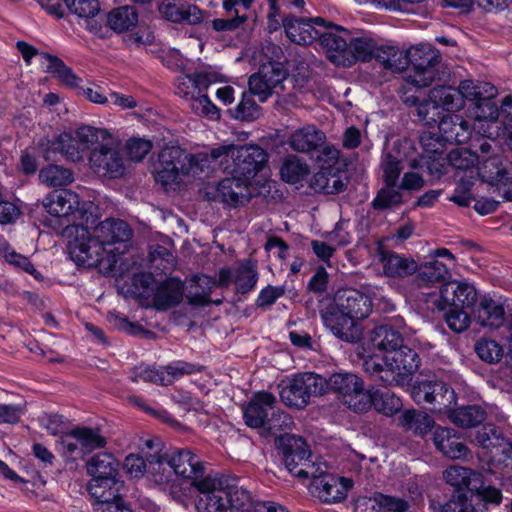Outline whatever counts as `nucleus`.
<instances>
[{
    "mask_svg": "<svg viewBox=\"0 0 512 512\" xmlns=\"http://www.w3.org/2000/svg\"><path fill=\"white\" fill-rule=\"evenodd\" d=\"M42 204L60 226H65L72 261L107 273L114 270L124 253V243L132 236L125 221L109 218L99 222V207L92 201H80L75 192L67 189L51 192Z\"/></svg>",
    "mask_w": 512,
    "mask_h": 512,
    "instance_id": "obj_1",
    "label": "nucleus"
},
{
    "mask_svg": "<svg viewBox=\"0 0 512 512\" xmlns=\"http://www.w3.org/2000/svg\"><path fill=\"white\" fill-rule=\"evenodd\" d=\"M39 149L46 160L53 159L57 153L72 162L87 158L90 169L101 177L116 179L125 173L119 146L106 128L82 125L73 133L64 132L53 140H41Z\"/></svg>",
    "mask_w": 512,
    "mask_h": 512,
    "instance_id": "obj_2",
    "label": "nucleus"
},
{
    "mask_svg": "<svg viewBox=\"0 0 512 512\" xmlns=\"http://www.w3.org/2000/svg\"><path fill=\"white\" fill-rule=\"evenodd\" d=\"M497 89L488 82L464 80L458 90L450 87H435L430 90L428 99L417 107V115L421 121L431 124L441 111H458L464 106V100L473 102L469 116L474 120V129L488 138L500 134L498 116L499 109L492 100Z\"/></svg>",
    "mask_w": 512,
    "mask_h": 512,
    "instance_id": "obj_3",
    "label": "nucleus"
},
{
    "mask_svg": "<svg viewBox=\"0 0 512 512\" xmlns=\"http://www.w3.org/2000/svg\"><path fill=\"white\" fill-rule=\"evenodd\" d=\"M198 491L195 502L197 512H243L249 505L250 494L227 479L207 476L196 482Z\"/></svg>",
    "mask_w": 512,
    "mask_h": 512,
    "instance_id": "obj_4",
    "label": "nucleus"
},
{
    "mask_svg": "<svg viewBox=\"0 0 512 512\" xmlns=\"http://www.w3.org/2000/svg\"><path fill=\"white\" fill-rule=\"evenodd\" d=\"M212 157L219 160V167L231 175L249 182L262 170L268 154L258 145H222L212 149Z\"/></svg>",
    "mask_w": 512,
    "mask_h": 512,
    "instance_id": "obj_5",
    "label": "nucleus"
},
{
    "mask_svg": "<svg viewBox=\"0 0 512 512\" xmlns=\"http://www.w3.org/2000/svg\"><path fill=\"white\" fill-rule=\"evenodd\" d=\"M403 346L400 333L393 328L382 325L374 328L358 348V354L363 360L365 371H377L382 365L380 358L391 356V353L402 356L396 349Z\"/></svg>",
    "mask_w": 512,
    "mask_h": 512,
    "instance_id": "obj_6",
    "label": "nucleus"
},
{
    "mask_svg": "<svg viewBox=\"0 0 512 512\" xmlns=\"http://www.w3.org/2000/svg\"><path fill=\"white\" fill-rule=\"evenodd\" d=\"M402 356L393 355L380 358V365L377 371H366L371 376L380 380L385 385H404L419 367L420 360L418 355L407 346H401L396 349Z\"/></svg>",
    "mask_w": 512,
    "mask_h": 512,
    "instance_id": "obj_7",
    "label": "nucleus"
},
{
    "mask_svg": "<svg viewBox=\"0 0 512 512\" xmlns=\"http://www.w3.org/2000/svg\"><path fill=\"white\" fill-rule=\"evenodd\" d=\"M283 442L284 466L290 474L305 482L310 477H316L317 473H322L323 462L311 459V452L303 438L287 435Z\"/></svg>",
    "mask_w": 512,
    "mask_h": 512,
    "instance_id": "obj_8",
    "label": "nucleus"
},
{
    "mask_svg": "<svg viewBox=\"0 0 512 512\" xmlns=\"http://www.w3.org/2000/svg\"><path fill=\"white\" fill-rule=\"evenodd\" d=\"M425 125L431 126L438 122V128L440 135L435 140L433 147L430 148L429 140L432 139L430 134L423 133L420 137V141L425 150L429 153H442V142L448 143H464L468 141L472 135V129L470 124L464 120L460 115L447 114L444 116L436 117V121L431 124H427L422 121Z\"/></svg>",
    "mask_w": 512,
    "mask_h": 512,
    "instance_id": "obj_9",
    "label": "nucleus"
},
{
    "mask_svg": "<svg viewBox=\"0 0 512 512\" xmlns=\"http://www.w3.org/2000/svg\"><path fill=\"white\" fill-rule=\"evenodd\" d=\"M203 366L183 360L172 361L163 367H151L140 364L133 369L131 379L134 382L144 381L158 385H169L185 375L199 373Z\"/></svg>",
    "mask_w": 512,
    "mask_h": 512,
    "instance_id": "obj_10",
    "label": "nucleus"
},
{
    "mask_svg": "<svg viewBox=\"0 0 512 512\" xmlns=\"http://www.w3.org/2000/svg\"><path fill=\"white\" fill-rule=\"evenodd\" d=\"M148 479L167 492L174 500L182 502L189 497V485L178 484L166 456H161L159 450L147 456Z\"/></svg>",
    "mask_w": 512,
    "mask_h": 512,
    "instance_id": "obj_11",
    "label": "nucleus"
},
{
    "mask_svg": "<svg viewBox=\"0 0 512 512\" xmlns=\"http://www.w3.org/2000/svg\"><path fill=\"white\" fill-rule=\"evenodd\" d=\"M133 283L136 287L143 288L140 294L152 297V302L158 310H166L182 300L183 291L178 283L165 282L158 285L149 273L136 275L133 278Z\"/></svg>",
    "mask_w": 512,
    "mask_h": 512,
    "instance_id": "obj_12",
    "label": "nucleus"
},
{
    "mask_svg": "<svg viewBox=\"0 0 512 512\" xmlns=\"http://www.w3.org/2000/svg\"><path fill=\"white\" fill-rule=\"evenodd\" d=\"M409 63L412 65L413 74L409 75V82L418 87L429 86L436 76V65L439 55L436 50L426 45L411 47L408 50Z\"/></svg>",
    "mask_w": 512,
    "mask_h": 512,
    "instance_id": "obj_13",
    "label": "nucleus"
},
{
    "mask_svg": "<svg viewBox=\"0 0 512 512\" xmlns=\"http://www.w3.org/2000/svg\"><path fill=\"white\" fill-rule=\"evenodd\" d=\"M183 156L184 150L179 146H166L160 151L154 177L165 190H174L181 184Z\"/></svg>",
    "mask_w": 512,
    "mask_h": 512,
    "instance_id": "obj_14",
    "label": "nucleus"
},
{
    "mask_svg": "<svg viewBox=\"0 0 512 512\" xmlns=\"http://www.w3.org/2000/svg\"><path fill=\"white\" fill-rule=\"evenodd\" d=\"M411 396L418 404H438L439 411H443L456 403L455 392L444 382L437 381L434 378L416 381L412 387Z\"/></svg>",
    "mask_w": 512,
    "mask_h": 512,
    "instance_id": "obj_15",
    "label": "nucleus"
},
{
    "mask_svg": "<svg viewBox=\"0 0 512 512\" xmlns=\"http://www.w3.org/2000/svg\"><path fill=\"white\" fill-rule=\"evenodd\" d=\"M173 470L178 484L189 485V496L191 490L196 486V482H200L204 472L203 464L197 455L190 450H180L166 456Z\"/></svg>",
    "mask_w": 512,
    "mask_h": 512,
    "instance_id": "obj_16",
    "label": "nucleus"
},
{
    "mask_svg": "<svg viewBox=\"0 0 512 512\" xmlns=\"http://www.w3.org/2000/svg\"><path fill=\"white\" fill-rule=\"evenodd\" d=\"M316 477H310L312 492L323 502L335 503L343 500L348 490L352 487V481L344 477H336L327 473V466L323 463L322 473Z\"/></svg>",
    "mask_w": 512,
    "mask_h": 512,
    "instance_id": "obj_17",
    "label": "nucleus"
},
{
    "mask_svg": "<svg viewBox=\"0 0 512 512\" xmlns=\"http://www.w3.org/2000/svg\"><path fill=\"white\" fill-rule=\"evenodd\" d=\"M477 300L478 292L473 283L450 281L441 286L437 307L439 310H446L448 307L471 308Z\"/></svg>",
    "mask_w": 512,
    "mask_h": 512,
    "instance_id": "obj_18",
    "label": "nucleus"
},
{
    "mask_svg": "<svg viewBox=\"0 0 512 512\" xmlns=\"http://www.w3.org/2000/svg\"><path fill=\"white\" fill-rule=\"evenodd\" d=\"M323 324L337 338L356 342L361 337V329L355 320L338 305H330L321 314Z\"/></svg>",
    "mask_w": 512,
    "mask_h": 512,
    "instance_id": "obj_19",
    "label": "nucleus"
},
{
    "mask_svg": "<svg viewBox=\"0 0 512 512\" xmlns=\"http://www.w3.org/2000/svg\"><path fill=\"white\" fill-rule=\"evenodd\" d=\"M351 33L339 26L334 31L323 32L320 45L327 58L338 66L350 67L352 56L349 54Z\"/></svg>",
    "mask_w": 512,
    "mask_h": 512,
    "instance_id": "obj_20",
    "label": "nucleus"
},
{
    "mask_svg": "<svg viewBox=\"0 0 512 512\" xmlns=\"http://www.w3.org/2000/svg\"><path fill=\"white\" fill-rule=\"evenodd\" d=\"M286 77V71L279 62L269 61L263 63L258 72L250 76L249 89L254 95L265 101L271 95L272 90Z\"/></svg>",
    "mask_w": 512,
    "mask_h": 512,
    "instance_id": "obj_21",
    "label": "nucleus"
},
{
    "mask_svg": "<svg viewBox=\"0 0 512 512\" xmlns=\"http://www.w3.org/2000/svg\"><path fill=\"white\" fill-rule=\"evenodd\" d=\"M61 445L69 454L83 456L95 449L103 448L106 440L97 430L81 427L66 434L61 440Z\"/></svg>",
    "mask_w": 512,
    "mask_h": 512,
    "instance_id": "obj_22",
    "label": "nucleus"
},
{
    "mask_svg": "<svg viewBox=\"0 0 512 512\" xmlns=\"http://www.w3.org/2000/svg\"><path fill=\"white\" fill-rule=\"evenodd\" d=\"M316 26L323 28L334 27L332 23L326 22L323 18L312 19H289L284 23L287 37L299 45H308L321 38L323 34Z\"/></svg>",
    "mask_w": 512,
    "mask_h": 512,
    "instance_id": "obj_23",
    "label": "nucleus"
},
{
    "mask_svg": "<svg viewBox=\"0 0 512 512\" xmlns=\"http://www.w3.org/2000/svg\"><path fill=\"white\" fill-rule=\"evenodd\" d=\"M216 192L215 199L231 207L246 204L254 193L252 182L235 175L221 180L216 186Z\"/></svg>",
    "mask_w": 512,
    "mask_h": 512,
    "instance_id": "obj_24",
    "label": "nucleus"
},
{
    "mask_svg": "<svg viewBox=\"0 0 512 512\" xmlns=\"http://www.w3.org/2000/svg\"><path fill=\"white\" fill-rule=\"evenodd\" d=\"M275 397L267 392L255 394L243 410L245 423L252 428L266 424L269 414L274 415Z\"/></svg>",
    "mask_w": 512,
    "mask_h": 512,
    "instance_id": "obj_25",
    "label": "nucleus"
},
{
    "mask_svg": "<svg viewBox=\"0 0 512 512\" xmlns=\"http://www.w3.org/2000/svg\"><path fill=\"white\" fill-rule=\"evenodd\" d=\"M162 18L173 23L199 24L203 20L202 11L190 3H176L174 0H164L158 6Z\"/></svg>",
    "mask_w": 512,
    "mask_h": 512,
    "instance_id": "obj_26",
    "label": "nucleus"
},
{
    "mask_svg": "<svg viewBox=\"0 0 512 512\" xmlns=\"http://www.w3.org/2000/svg\"><path fill=\"white\" fill-rule=\"evenodd\" d=\"M183 163L181 164V183L185 179H201L208 176L210 171L217 165L219 166V160H215L212 157V151L210 154L205 152L199 153H185L183 156Z\"/></svg>",
    "mask_w": 512,
    "mask_h": 512,
    "instance_id": "obj_27",
    "label": "nucleus"
},
{
    "mask_svg": "<svg viewBox=\"0 0 512 512\" xmlns=\"http://www.w3.org/2000/svg\"><path fill=\"white\" fill-rule=\"evenodd\" d=\"M443 479L454 489V493H473L476 485L481 484L482 473L460 465H452L443 471Z\"/></svg>",
    "mask_w": 512,
    "mask_h": 512,
    "instance_id": "obj_28",
    "label": "nucleus"
},
{
    "mask_svg": "<svg viewBox=\"0 0 512 512\" xmlns=\"http://www.w3.org/2000/svg\"><path fill=\"white\" fill-rule=\"evenodd\" d=\"M342 310L354 320L368 317L371 312L373 299L371 296L356 290L348 289L339 293L337 303Z\"/></svg>",
    "mask_w": 512,
    "mask_h": 512,
    "instance_id": "obj_29",
    "label": "nucleus"
},
{
    "mask_svg": "<svg viewBox=\"0 0 512 512\" xmlns=\"http://www.w3.org/2000/svg\"><path fill=\"white\" fill-rule=\"evenodd\" d=\"M215 81L216 76L206 69L194 74H183L176 80V94L190 100L195 95L205 92Z\"/></svg>",
    "mask_w": 512,
    "mask_h": 512,
    "instance_id": "obj_30",
    "label": "nucleus"
},
{
    "mask_svg": "<svg viewBox=\"0 0 512 512\" xmlns=\"http://www.w3.org/2000/svg\"><path fill=\"white\" fill-rule=\"evenodd\" d=\"M474 319L481 327L497 329L505 321V311L499 302L489 295H484L474 311Z\"/></svg>",
    "mask_w": 512,
    "mask_h": 512,
    "instance_id": "obj_31",
    "label": "nucleus"
},
{
    "mask_svg": "<svg viewBox=\"0 0 512 512\" xmlns=\"http://www.w3.org/2000/svg\"><path fill=\"white\" fill-rule=\"evenodd\" d=\"M325 134L313 125H307L291 133L288 144L297 152L309 153L324 144Z\"/></svg>",
    "mask_w": 512,
    "mask_h": 512,
    "instance_id": "obj_32",
    "label": "nucleus"
},
{
    "mask_svg": "<svg viewBox=\"0 0 512 512\" xmlns=\"http://www.w3.org/2000/svg\"><path fill=\"white\" fill-rule=\"evenodd\" d=\"M433 443L443 455L451 459L464 458L468 454L467 447L459 441V437L450 428H436L433 433Z\"/></svg>",
    "mask_w": 512,
    "mask_h": 512,
    "instance_id": "obj_33",
    "label": "nucleus"
},
{
    "mask_svg": "<svg viewBox=\"0 0 512 512\" xmlns=\"http://www.w3.org/2000/svg\"><path fill=\"white\" fill-rule=\"evenodd\" d=\"M447 160L449 164L456 170L457 177H464L465 179H477L478 171V156L469 149L457 148L452 150Z\"/></svg>",
    "mask_w": 512,
    "mask_h": 512,
    "instance_id": "obj_34",
    "label": "nucleus"
},
{
    "mask_svg": "<svg viewBox=\"0 0 512 512\" xmlns=\"http://www.w3.org/2000/svg\"><path fill=\"white\" fill-rule=\"evenodd\" d=\"M118 461L110 453H99L93 456L86 464L87 473L94 478V483L103 479L111 481L112 477H118Z\"/></svg>",
    "mask_w": 512,
    "mask_h": 512,
    "instance_id": "obj_35",
    "label": "nucleus"
},
{
    "mask_svg": "<svg viewBox=\"0 0 512 512\" xmlns=\"http://www.w3.org/2000/svg\"><path fill=\"white\" fill-rule=\"evenodd\" d=\"M280 175L284 182L303 187L310 175V168L305 160L296 155H289L282 162Z\"/></svg>",
    "mask_w": 512,
    "mask_h": 512,
    "instance_id": "obj_36",
    "label": "nucleus"
},
{
    "mask_svg": "<svg viewBox=\"0 0 512 512\" xmlns=\"http://www.w3.org/2000/svg\"><path fill=\"white\" fill-rule=\"evenodd\" d=\"M308 184L315 192H323L326 194L339 193L343 191L345 187L342 176L340 174L333 173L326 167H321V169L309 180Z\"/></svg>",
    "mask_w": 512,
    "mask_h": 512,
    "instance_id": "obj_37",
    "label": "nucleus"
},
{
    "mask_svg": "<svg viewBox=\"0 0 512 512\" xmlns=\"http://www.w3.org/2000/svg\"><path fill=\"white\" fill-rule=\"evenodd\" d=\"M478 171V177L495 186L505 181L506 176L509 174L498 154H492L483 159L481 166H478Z\"/></svg>",
    "mask_w": 512,
    "mask_h": 512,
    "instance_id": "obj_38",
    "label": "nucleus"
},
{
    "mask_svg": "<svg viewBox=\"0 0 512 512\" xmlns=\"http://www.w3.org/2000/svg\"><path fill=\"white\" fill-rule=\"evenodd\" d=\"M377 42L368 35L360 37H352L350 35L349 54L352 56L351 66L357 61H370L373 57H377L379 51Z\"/></svg>",
    "mask_w": 512,
    "mask_h": 512,
    "instance_id": "obj_39",
    "label": "nucleus"
},
{
    "mask_svg": "<svg viewBox=\"0 0 512 512\" xmlns=\"http://www.w3.org/2000/svg\"><path fill=\"white\" fill-rule=\"evenodd\" d=\"M445 410L453 423L465 428L477 426L486 418V412L476 405L461 407L455 410L452 409L451 405Z\"/></svg>",
    "mask_w": 512,
    "mask_h": 512,
    "instance_id": "obj_40",
    "label": "nucleus"
},
{
    "mask_svg": "<svg viewBox=\"0 0 512 512\" xmlns=\"http://www.w3.org/2000/svg\"><path fill=\"white\" fill-rule=\"evenodd\" d=\"M107 23L116 32L128 31L138 23V13L133 6H121L109 12Z\"/></svg>",
    "mask_w": 512,
    "mask_h": 512,
    "instance_id": "obj_41",
    "label": "nucleus"
},
{
    "mask_svg": "<svg viewBox=\"0 0 512 512\" xmlns=\"http://www.w3.org/2000/svg\"><path fill=\"white\" fill-rule=\"evenodd\" d=\"M400 424L406 430L424 436L434 425V420L427 413L418 410H406L400 416Z\"/></svg>",
    "mask_w": 512,
    "mask_h": 512,
    "instance_id": "obj_42",
    "label": "nucleus"
},
{
    "mask_svg": "<svg viewBox=\"0 0 512 512\" xmlns=\"http://www.w3.org/2000/svg\"><path fill=\"white\" fill-rule=\"evenodd\" d=\"M39 180L48 187H60L71 184L74 177L70 169L50 164L40 170Z\"/></svg>",
    "mask_w": 512,
    "mask_h": 512,
    "instance_id": "obj_43",
    "label": "nucleus"
},
{
    "mask_svg": "<svg viewBox=\"0 0 512 512\" xmlns=\"http://www.w3.org/2000/svg\"><path fill=\"white\" fill-rule=\"evenodd\" d=\"M123 486L124 482L118 477H112L111 481L103 479L101 483L100 481L94 483V478H91L88 483V491L95 501L112 500L115 499L117 495H120Z\"/></svg>",
    "mask_w": 512,
    "mask_h": 512,
    "instance_id": "obj_44",
    "label": "nucleus"
},
{
    "mask_svg": "<svg viewBox=\"0 0 512 512\" xmlns=\"http://www.w3.org/2000/svg\"><path fill=\"white\" fill-rule=\"evenodd\" d=\"M376 59L394 72L402 71L409 64L408 51L404 52L393 46L380 47Z\"/></svg>",
    "mask_w": 512,
    "mask_h": 512,
    "instance_id": "obj_45",
    "label": "nucleus"
},
{
    "mask_svg": "<svg viewBox=\"0 0 512 512\" xmlns=\"http://www.w3.org/2000/svg\"><path fill=\"white\" fill-rule=\"evenodd\" d=\"M382 262L385 275L390 277H404L413 274L417 270L414 261L394 253L383 256Z\"/></svg>",
    "mask_w": 512,
    "mask_h": 512,
    "instance_id": "obj_46",
    "label": "nucleus"
},
{
    "mask_svg": "<svg viewBox=\"0 0 512 512\" xmlns=\"http://www.w3.org/2000/svg\"><path fill=\"white\" fill-rule=\"evenodd\" d=\"M362 380L353 373H335L330 376V389L336 391L342 402L360 388Z\"/></svg>",
    "mask_w": 512,
    "mask_h": 512,
    "instance_id": "obj_47",
    "label": "nucleus"
},
{
    "mask_svg": "<svg viewBox=\"0 0 512 512\" xmlns=\"http://www.w3.org/2000/svg\"><path fill=\"white\" fill-rule=\"evenodd\" d=\"M442 512H480L481 505L474 501L473 493L457 492L442 505Z\"/></svg>",
    "mask_w": 512,
    "mask_h": 512,
    "instance_id": "obj_48",
    "label": "nucleus"
},
{
    "mask_svg": "<svg viewBox=\"0 0 512 512\" xmlns=\"http://www.w3.org/2000/svg\"><path fill=\"white\" fill-rule=\"evenodd\" d=\"M298 383V376H295L289 384L282 388L280 396L282 401L290 407L303 408L309 402V397L302 385Z\"/></svg>",
    "mask_w": 512,
    "mask_h": 512,
    "instance_id": "obj_49",
    "label": "nucleus"
},
{
    "mask_svg": "<svg viewBox=\"0 0 512 512\" xmlns=\"http://www.w3.org/2000/svg\"><path fill=\"white\" fill-rule=\"evenodd\" d=\"M373 407L387 415L392 416L402 408L401 399L389 390L375 389Z\"/></svg>",
    "mask_w": 512,
    "mask_h": 512,
    "instance_id": "obj_50",
    "label": "nucleus"
},
{
    "mask_svg": "<svg viewBox=\"0 0 512 512\" xmlns=\"http://www.w3.org/2000/svg\"><path fill=\"white\" fill-rule=\"evenodd\" d=\"M475 352L482 361L489 364L498 363L504 355V349L497 341L485 337L476 342Z\"/></svg>",
    "mask_w": 512,
    "mask_h": 512,
    "instance_id": "obj_51",
    "label": "nucleus"
},
{
    "mask_svg": "<svg viewBox=\"0 0 512 512\" xmlns=\"http://www.w3.org/2000/svg\"><path fill=\"white\" fill-rule=\"evenodd\" d=\"M297 376L298 383H300L299 385H302L309 398L312 396H321L330 389L329 379L326 380L321 375L306 372Z\"/></svg>",
    "mask_w": 512,
    "mask_h": 512,
    "instance_id": "obj_52",
    "label": "nucleus"
},
{
    "mask_svg": "<svg viewBox=\"0 0 512 512\" xmlns=\"http://www.w3.org/2000/svg\"><path fill=\"white\" fill-rule=\"evenodd\" d=\"M476 442L485 449L491 450V455L498 452L505 442L501 432L494 425H485L475 437Z\"/></svg>",
    "mask_w": 512,
    "mask_h": 512,
    "instance_id": "obj_53",
    "label": "nucleus"
},
{
    "mask_svg": "<svg viewBox=\"0 0 512 512\" xmlns=\"http://www.w3.org/2000/svg\"><path fill=\"white\" fill-rule=\"evenodd\" d=\"M374 391L375 389H364L362 383L343 403L356 412L367 411L374 405Z\"/></svg>",
    "mask_w": 512,
    "mask_h": 512,
    "instance_id": "obj_54",
    "label": "nucleus"
},
{
    "mask_svg": "<svg viewBox=\"0 0 512 512\" xmlns=\"http://www.w3.org/2000/svg\"><path fill=\"white\" fill-rule=\"evenodd\" d=\"M189 101L191 109L197 115L207 117L211 120H217L220 118L218 108L211 102L204 92L195 95Z\"/></svg>",
    "mask_w": 512,
    "mask_h": 512,
    "instance_id": "obj_55",
    "label": "nucleus"
},
{
    "mask_svg": "<svg viewBox=\"0 0 512 512\" xmlns=\"http://www.w3.org/2000/svg\"><path fill=\"white\" fill-rule=\"evenodd\" d=\"M123 470L131 479L148 478V461L139 454H129L123 462Z\"/></svg>",
    "mask_w": 512,
    "mask_h": 512,
    "instance_id": "obj_56",
    "label": "nucleus"
},
{
    "mask_svg": "<svg viewBox=\"0 0 512 512\" xmlns=\"http://www.w3.org/2000/svg\"><path fill=\"white\" fill-rule=\"evenodd\" d=\"M0 252L3 254V257L9 264L21 268L25 272L33 275L35 278H38L40 275V273L37 272V270L31 264L30 260L27 257L16 253L8 243L2 242L0 244Z\"/></svg>",
    "mask_w": 512,
    "mask_h": 512,
    "instance_id": "obj_57",
    "label": "nucleus"
},
{
    "mask_svg": "<svg viewBox=\"0 0 512 512\" xmlns=\"http://www.w3.org/2000/svg\"><path fill=\"white\" fill-rule=\"evenodd\" d=\"M464 309L465 308L448 307L444 310L445 322L448 327L456 333H461L470 326L471 318Z\"/></svg>",
    "mask_w": 512,
    "mask_h": 512,
    "instance_id": "obj_58",
    "label": "nucleus"
},
{
    "mask_svg": "<svg viewBox=\"0 0 512 512\" xmlns=\"http://www.w3.org/2000/svg\"><path fill=\"white\" fill-rule=\"evenodd\" d=\"M68 10L79 18H92L100 11L98 0H63Z\"/></svg>",
    "mask_w": 512,
    "mask_h": 512,
    "instance_id": "obj_59",
    "label": "nucleus"
},
{
    "mask_svg": "<svg viewBox=\"0 0 512 512\" xmlns=\"http://www.w3.org/2000/svg\"><path fill=\"white\" fill-rule=\"evenodd\" d=\"M402 202V193L396 185H386L381 189L373 200L376 209H386Z\"/></svg>",
    "mask_w": 512,
    "mask_h": 512,
    "instance_id": "obj_60",
    "label": "nucleus"
},
{
    "mask_svg": "<svg viewBox=\"0 0 512 512\" xmlns=\"http://www.w3.org/2000/svg\"><path fill=\"white\" fill-rule=\"evenodd\" d=\"M449 272L447 265L433 260L422 264L419 268V277L428 283H434L443 280Z\"/></svg>",
    "mask_w": 512,
    "mask_h": 512,
    "instance_id": "obj_61",
    "label": "nucleus"
},
{
    "mask_svg": "<svg viewBox=\"0 0 512 512\" xmlns=\"http://www.w3.org/2000/svg\"><path fill=\"white\" fill-rule=\"evenodd\" d=\"M152 149V142L144 138H130L125 144V151L129 160L142 161Z\"/></svg>",
    "mask_w": 512,
    "mask_h": 512,
    "instance_id": "obj_62",
    "label": "nucleus"
},
{
    "mask_svg": "<svg viewBox=\"0 0 512 512\" xmlns=\"http://www.w3.org/2000/svg\"><path fill=\"white\" fill-rule=\"evenodd\" d=\"M257 280L258 274L254 268L248 265L240 267L235 278L237 291L243 294L250 292L254 289Z\"/></svg>",
    "mask_w": 512,
    "mask_h": 512,
    "instance_id": "obj_63",
    "label": "nucleus"
},
{
    "mask_svg": "<svg viewBox=\"0 0 512 512\" xmlns=\"http://www.w3.org/2000/svg\"><path fill=\"white\" fill-rule=\"evenodd\" d=\"M501 115L505 118L504 127H500L497 137H505L506 144L512 149V96H506L502 102Z\"/></svg>",
    "mask_w": 512,
    "mask_h": 512,
    "instance_id": "obj_64",
    "label": "nucleus"
}]
</instances>
